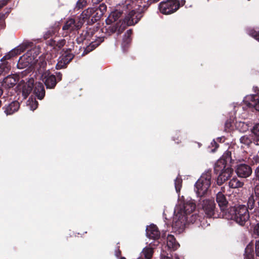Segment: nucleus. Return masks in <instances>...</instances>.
Masks as SVG:
<instances>
[{
  "mask_svg": "<svg viewBox=\"0 0 259 259\" xmlns=\"http://www.w3.org/2000/svg\"><path fill=\"white\" fill-rule=\"evenodd\" d=\"M196 205L192 200L182 202L177 205L175 209L172 226L177 230H183L185 226L187 216L195 209Z\"/></svg>",
  "mask_w": 259,
  "mask_h": 259,
  "instance_id": "1",
  "label": "nucleus"
},
{
  "mask_svg": "<svg viewBox=\"0 0 259 259\" xmlns=\"http://www.w3.org/2000/svg\"><path fill=\"white\" fill-rule=\"evenodd\" d=\"M230 152L227 151L215 164L214 170L221 171L217 180V183L220 185L227 181L233 173V169L227 165V161L230 160Z\"/></svg>",
  "mask_w": 259,
  "mask_h": 259,
  "instance_id": "2",
  "label": "nucleus"
},
{
  "mask_svg": "<svg viewBox=\"0 0 259 259\" xmlns=\"http://www.w3.org/2000/svg\"><path fill=\"white\" fill-rule=\"evenodd\" d=\"M249 218L248 208L244 205L230 208L227 217L228 219L234 220L241 226H244Z\"/></svg>",
  "mask_w": 259,
  "mask_h": 259,
  "instance_id": "3",
  "label": "nucleus"
},
{
  "mask_svg": "<svg viewBox=\"0 0 259 259\" xmlns=\"http://www.w3.org/2000/svg\"><path fill=\"white\" fill-rule=\"evenodd\" d=\"M126 9V15L123 21L124 24L131 26L137 23L142 17L140 6L133 2L132 4H127Z\"/></svg>",
  "mask_w": 259,
  "mask_h": 259,
  "instance_id": "4",
  "label": "nucleus"
},
{
  "mask_svg": "<svg viewBox=\"0 0 259 259\" xmlns=\"http://www.w3.org/2000/svg\"><path fill=\"white\" fill-rule=\"evenodd\" d=\"M211 175L209 172L203 174L195 184L196 192L198 196H202L207 192L210 186Z\"/></svg>",
  "mask_w": 259,
  "mask_h": 259,
  "instance_id": "5",
  "label": "nucleus"
},
{
  "mask_svg": "<svg viewBox=\"0 0 259 259\" xmlns=\"http://www.w3.org/2000/svg\"><path fill=\"white\" fill-rule=\"evenodd\" d=\"M159 8L160 12L162 14H170L179 9L180 3L178 0H167L161 2Z\"/></svg>",
  "mask_w": 259,
  "mask_h": 259,
  "instance_id": "6",
  "label": "nucleus"
},
{
  "mask_svg": "<svg viewBox=\"0 0 259 259\" xmlns=\"http://www.w3.org/2000/svg\"><path fill=\"white\" fill-rule=\"evenodd\" d=\"M73 55L71 53L70 50H63L62 52L61 56L58 58V63L56 64V68L57 69H61L66 67L73 58Z\"/></svg>",
  "mask_w": 259,
  "mask_h": 259,
  "instance_id": "7",
  "label": "nucleus"
},
{
  "mask_svg": "<svg viewBox=\"0 0 259 259\" xmlns=\"http://www.w3.org/2000/svg\"><path fill=\"white\" fill-rule=\"evenodd\" d=\"M41 78L48 89H53L56 85L57 78L56 76L49 71H46L42 73Z\"/></svg>",
  "mask_w": 259,
  "mask_h": 259,
  "instance_id": "8",
  "label": "nucleus"
},
{
  "mask_svg": "<svg viewBox=\"0 0 259 259\" xmlns=\"http://www.w3.org/2000/svg\"><path fill=\"white\" fill-rule=\"evenodd\" d=\"M202 207L207 217H212L215 212V204L214 200L206 199L202 203Z\"/></svg>",
  "mask_w": 259,
  "mask_h": 259,
  "instance_id": "9",
  "label": "nucleus"
},
{
  "mask_svg": "<svg viewBox=\"0 0 259 259\" xmlns=\"http://www.w3.org/2000/svg\"><path fill=\"white\" fill-rule=\"evenodd\" d=\"M34 50H30L27 52L26 54L21 57L18 61V65L19 67L22 68L23 66H27L30 64L33 63V60L35 59L37 54L35 55H33L31 56L32 52Z\"/></svg>",
  "mask_w": 259,
  "mask_h": 259,
  "instance_id": "10",
  "label": "nucleus"
},
{
  "mask_svg": "<svg viewBox=\"0 0 259 259\" xmlns=\"http://www.w3.org/2000/svg\"><path fill=\"white\" fill-rule=\"evenodd\" d=\"M236 172L239 177L246 178L252 174V169L248 165L240 164L237 166Z\"/></svg>",
  "mask_w": 259,
  "mask_h": 259,
  "instance_id": "11",
  "label": "nucleus"
},
{
  "mask_svg": "<svg viewBox=\"0 0 259 259\" xmlns=\"http://www.w3.org/2000/svg\"><path fill=\"white\" fill-rule=\"evenodd\" d=\"M83 24L82 21L79 20L77 22H76L73 19H70L67 20L63 27V29L72 31L75 29H78L81 27Z\"/></svg>",
  "mask_w": 259,
  "mask_h": 259,
  "instance_id": "12",
  "label": "nucleus"
},
{
  "mask_svg": "<svg viewBox=\"0 0 259 259\" xmlns=\"http://www.w3.org/2000/svg\"><path fill=\"white\" fill-rule=\"evenodd\" d=\"M18 80V78L17 76L8 75L3 79L2 82V85L5 88H12L15 86Z\"/></svg>",
  "mask_w": 259,
  "mask_h": 259,
  "instance_id": "13",
  "label": "nucleus"
},
{
  "mask_svg": "<svg viewBox=\"0 0 259 259\" xmlns=\"http://www.w3.org/2000/svg\"><path fill=\"white\" fill-rule=\"evenodd\" d=\"M147 237L153 239H158L160 237V232L156 226L152 224L148 226L146 229Z\"/></svg>",
  "mask_w": 259,
  "mask_h": 259,
  "instance_id": "14",
  "label": "nucleus"
},
{
  "mask_svg": "<svg viewBox=\"0 0 259 259\" xmlns=\"http://www.w3.org/2000/svg\"><path fill=\"white\" fill-rule=\"evenodd\" d=\"M23 51L24 49L22 47L16 48L13 49L2 58V62H8V60L11 59L12 57L17 56V55L20 54L23 52Z\"/></svg>",
  "mask_w": 259,
  "mask_h": 259,
  "instance_id": "15",
  "label": "nucleus"
},
{
  "mask_svg": "<svg viewBox=\"0 0 259 259\" xmlns=\"http://www.w3.org/2000/svg\"><path fill=\"white\" fill-rule=\"evenodd\" d=\"M34 85V79L30 78L22 87V92L24 98H27L31 92Z\"/></svg>",
  "mask_w": 259,
  "mask_h": 259,
  "instance_id": "16",
  "label": "nucleus"
},
{
  "mask_svg": "<svg viewBox=\"0 0 259 259\" xmlns=\"http://www.w3.org/2000/svg\"><path fill=\"white\" fill-rule=\"evenodd\" d=\"M19 107V103L18 101H13L5 107L4 112L7 115H11L18 111Z\"/></svg>",
  "mask_w": 259,
  "mask_h": 259,
  "instance_id": "17",
  "label": "nucleus"
},
{
  "mask_svg": "<svg viewBox=\"0 0 259 259\" xmlns=\"http://www.w3.org/2000/svg\"><path fill=\"white\" fill-rule=\"evenodd\" d=\"M34 93L37 98L42 100L45 95V90L42 83H36L34 87Z\"/></svg>",
  "mask_w": 259,
  "mask_h": 259,
  "instance_id": "18",
  "label": "nucleus"
},
{
  "mask_svg": "<svg viewBox=\"0 0 259 259\" xmlns=\"http://www.w3.org/2000/svg\"><path fill=\"white\" fill-rule=\"evenodd\" d=\"M216 200L221 209L224 210L227 207L228 201L223 192H219L217 193Z\"/></svg>",
  "mask_w": 259,
  "mask_h": 259,
  "instance_id": "19",
  "label": "nucleus"
},
{
  "mask_svg": "<svg viewBox=\"0 0 259 259\" xmlns=\"http://www.w3.org/2000/svg\"><path fill=\"white\" fill-rule=\"evenodd\" d=\"M98 10L97 9L95 8H88L82 12L80 16L79 20L82 21L83 22V20L84 19H89L90 17H95L96 12Z\"/></svg>",
  "mask_w": 259,
  "mask_h": 259,
  "instance_id": "20",
  "label": "nucleus"
},
{
  "mask_svg": "<svg viewBox=\"0 0 259 259\" xmlns=\"http://www.w3.org/2000/svg\"><path fill=\"white\" fill-rule=\"evenodd\" d=\"M167 245L168 248L174 250L177 249L179 246V243L172 235H168L167 237Z\"/></svg>",
  "mask_w": 259,
  "mask_h": 259,
  "instance_id": "21",
  "label": "nucleus"
},
{
  "mask_svg": "<svg viewBox=\"0 0 259 259\" xmlns=\"http://www.w3.org/2000/svg\"><path fill=\"white\" fill-rule=\"evenodd\" d=\"M252 136L251 135H245L240 139V142L242 144L241 147L244 148L248 147L252 142Z\"/></svg>",
  "mask_w": 259,
  "mask_h": 259,
  "instance_id": "22",
  "label": "nucleus"
},
{
  "mask_svg": "<svg viewBox=\"0 0 259 259\" xmlns=\"http://www.w3.org/2000/svg\"><path fill=\"white\" fill-rule=\"evenodd\" d=\"M121 14V12L118 10L112 12L106 20L107 23H113L117 21L120 17Z\"/></svg>",
  "mask_w": 259,
  "mask_h": 259,
  "instance_id": "23",
  "label": "nucleus"
},
{
  "mask_svg": "<svg viewBox=\"0 0 259 259\" xmlns=\"http://www.w3.org/2000/svg\"><path fill=\"white\" fill-rule=\"evenodd\" d=\"M250 99L251 103H250L251 106H253L256 110L259 111V96H256L254 95L248 96L246 97V99Z\"/></svg>",
  "mask_w": 259,
  "mask_h": 259,
  "instance_id": "24",
  "label": "nucleus"
},
{
  "mask_svg": "<svg viewBox=\"0 0 259 259\" xmlns=\"http://www.w3.org/2000/svg\"><path fill=\"white\" fill-rule=\"evenodd\" d=\"M243 185V182L239 181L237 178H233L229 183V187L233 189L241 188Z\"/></svg>",
  "mask_w": 259,
  "mask_h": 259,
  "instance_id": "25",
  "label": "nucleus"
},
{
  "mask_svg": "<svg viewBox=\"0 0 259 259\" xmlns=\"http://www.w3.org/2000/svg\"><path fill=\"white\" fill-rule=\"evenodd\" d=\"M11 69V65L9 62H4L0 64V76L4 75L9 73Z\"/></svg>",
  "mask_w": 259,
  "mask_h": 259,
  "instance_id": "26",
  "label": "nucleus"
},
{
  "mask_svg": "<svg viewBox=\"0 0 259 259\" xmlns=\"http://www.w3.org/2000/svg\"><path fill=\"white\" fill-rule=\"evenodd\" d=\"M244 259H254L252 245H248L245 250Z\"/></svg>",
  "mask_w": 259,
  "mask_h": 259,
  "instance_id": "27",
  "label": "nucleus"
},
{
  "mask_svg": "<svg viewBox=\"0 0 259 259\" xmlns=\"http://www.w3.org/2000/svg\"><path fill=\"white\" fill-rule=\"evenodd\" d=\"M132 34V30H128L124 34L121 45L123 47H126L131 42V36Z\"/></svg>",
  "mask_w": 259,
  "mask_h": 259,
  "instance_id": "28",
  "label": "nucleus"
},
{
  "mask_svg": "<svg viewBox=\"0 0 259 259\" xmlns=\"http://www.w3.org/2000/svg\"><path fill=\"white\" fill-rule=\"evenodd\" d=\"M103 40L102 38H99V40L95 42H92L90 46L87 47L85 50V53H88L90 51L94 50L96 47L99 45V44Z\"/></svg>",
  "mask_w": 259,
  "mask_h": 259,
  "instance_id": "29",
  "label": "nucleus"
},
{
  "mask_svg": "<svg viewBox=\"0 0 259 259\" xmlns=\"http://www.w3.org/2000/svg\"><path fill=\"white\" fill-rule=\"evenodd\" d=\"M153 249L151 247H145L142 251V254L147 259H150L153 255Z\"/></svg>",
  "mask_w": 259,
  "mask_h": 259,
  "instance_id": "30",
  "label": "nucleus"
},
{
  "mask_svg": "<svg viewBox=\"0 0 259 259\" xmlns=\"http://www.w3.org/2000/svg\"><path fill=\"white\" fill-rule=\"evenodd\" d=\"M65 44V39H61L58 41H52L51 43V45L53 46L55 49H61Z\"/></svg>",
  "mask_w": 259,
  "mask_h": 259,
  "instance_id": "31",
  "label": "nucleus"
},
{
  "mask_svg": "<svg viewBox=\"0 0 259 259\" xmlns=\"http://www.w3.org/2000/svg\"><path fill=\"white\" fill-rule=\"evenodd\" d=\"M27 102V105L29 106L30 110L33 111L37 108L38 103L35 99L32 98L29 99Z\"/></svg>",
  "mask_w": 259,
  "mask_h": 259,
  "instance_id": "32",
  "label": "nucleus"
},
{
  "mask_svg": "<svg viewBox=\"0 0 259 259\" xmlns=\"http://www.w3.org/2000/svg\"><path fill=\"white\" fill-rule=\"evenodd\" d=\"M255 205V199L254 196L251 195L248 199L247 202V208L250 210L252 209L254 207Z\"/></svg>",
  "mask_w": 259,
  "mask_h": 259,
  "instance_id": "33",
  "label": "nucleus"
},
{
  "mask_svg": "<svg viewBox=\"0 0 259 259\" xmlns=\"http://www.w3.org/2000/svg\"><path fill=\"white\" fill-rule=\"evenodd\" d=\"M182 182V181L181 179L179 178H177L175 180V188L177 192L178 193L180 191Z\"/></svg>",
  "mask_w": 259,
  "mask_h": 259,
  "instance_id": "34",
  "label": "nucleus"
},
{
  "mask_svg": "<svg viewBox=\"0 0 259 259\" xmlns=\"http://www.w3.org/2000/svg\"><path fill=\"white\" fill-rule=\"evenodd\" d=\"M87 5V2L85 0H78L76 5V7L78 9H82L84 7H85Z\"/></svg>",
  "mask_w": 259,
  "mask_h": 259,
  "instance_id": "35",
  "label": "nucleus"
},
{
  "mask_svg": "<svg viewBox=\"0 0 259 259\" xmlns=\"http://www.w3.org/2000/svg\"><path fill=\"white\" fill-rule=\"evenodd\" d=\"M117 26L116 25H110L108 26L106 29L108 30L109 34H112L115 32L117 30Z\"/></svg>",
  "mask_w": 259,
  "mask_h": 259,
  "instance_id": "36",
  "label": "nucleus"
},
{
  "mask_svg": "<svg viewBox=\"0 0 259 259\" xmlns=\"http://www.w3.org/2000/svg\"><path fill=\"white\" fill-rule=\"evenodd\" d=\"M252 132L255 136L259 137V123L254 125L252 129Z\"/></svg>",
  "mask_w": 259,
  "mask_h": 259,
  "instance_id": "37",
  "label": "nucleus"
},
{
  "mask_svg": "<svg viewBox=\"0 0 259 259\" xmlns=\"http://www.w3.org/2000/svg\"><path fill=\"white\" fill-rule=\"evenodd\" d=\"M249 34L259 41V32L251 30L250 31Z\"/></svg>",
  "mask_w": 259,
  "mask_h": 259,
  "instance_id": "38",
  "label": "nucleus"
},
{
  "mask_svg": "<svg viewBox=\"0 0 259 259\" xmlns=\"http://www.w3.org/2000/svg\"><path fill=\"white\" fill-rule=\"evenodd\" d=\"M253 233L254 235L259 236V223H257L253 226Z\"/></svg>",
  "mask_w": 259,
  "mask_h": 259,
  "instance_id": "39",
  "label": "nucleus"
},
{
  "mask_svg": "<svg viewBox=\"0 0 259 259\" xmlns=\"http://www.w3.org/2000/svg\"><path fill=\"white\" fill-rule=\"evenodd\" d=\"M255 251L256 256L259 257V240L255 242Z\"/></svg>",
  "mask_w": 259,
  "mask_h": 259,
  "instance_id": "40",
  "label": "nucleus"
},
{
  "mask_svg": "<svg viewBox=\"0 0 259 259\" xmlns=\"http://www.w3.org/2000/svg\"><path fill=\"white\" fill-rule=\"evenodd\" d=\"M254 193L255 196L259 198V184L254 187Z\"/></svg>",
  "mask_w": 259,
  "mask_h": 259,
  "instance_id": "41",
  "label": "nucleus"
},
{
  "mask_svg": "<svg viewBox=\"0 0 259 259\" xmlns=\"http://www.w3.org/2000/svg\"><path fill=\"white\" fill-rule=\"evenodd\" d=\"M9 0H1L0 1V9L5 6Z\"/></svg>",
  "mask_w": 259,
  "mask_h": 259,
  "instance_id": "42",
  "label": "nucleus"
},
{
  "mask_svg": "<svg viewBox=\"0 0 259 259\" xmlns=\"http://www.w3.org/2000/svg\"><path fill=\"white\" fill-rule=\"evenodd\" d=\"M5 18V14H0V24H2Z\"/></svg>",
  "mask_w": 259,
  "mask_h": 259,
  "instance_id": "43",
  "label": "nucleus"
},
{
  "mask_svg": "<svg viewBox=\"0 0 259 259\" xmlns=\"http://www.w3.org/2000/svg\"><path fill=\"white\" fill-rule=\"evenodd\" d=\"M253 159L255 161V163L259 162V157L258 156H254L253 158Z\"/></svg>",
  "mask_w": 259,
  "mask_h": 259,
  "instance_id": "44",
  "label": "nucleus"
},
{
  "mask_svg": "<svg viewBox=\"0 0 259 259\" xmlns=\"http://www.w3.org/2000/svg\"><path fill=\"white\" fill-rule=\"evenodd\" d=\"M57 76L58 81L61 80L62 79V74L60 72H59L57 74Z\"/></svg>",
  "mask_w": 259,
  "mask_h": 259,
  "instance_id": "45",
  "label": "nucleus"
},
{
  "mask_svg": "<svg viewBox=\"0 0 259 259\" xmlns=\"http://www.w3.org/2000/svg\"><path fill=\"white\" fill-rule=\"evenodd\" d=\"M124 28L125 26H123L122 27L120 26L118 29V33H121V32L123 31V30L124 29Z\"/></svg>",
  "mask_w": 259,
  "mask_h": 259,
  "instance_id": "46",
  "label": "nucleus"
},
{
  "mask_svg": "<svg viewBox=\"0 0 259 259\" xmlns=\"http://www.w3.org/2000/svg\"><path fill=\"white\" fill-rule=\"evenodd\" d=\"M120 255V251H118V252L116 253V255L118 257Z\"/></svg>",
  "mask_w": 259,
  "mask_h": 259,
  "instance_id": "47",
  "label": "nucleus"
},
{
  "mask_svg": "<svg viewBox=\"0 0 259 259\" xmlns=\"http://www.w3.org/2000/svg\"><path fill=\"white\" fill-rule=\"evenodd\" d=\"M161 259H171V258L168 256H164Z\"/></svg>",
  "mask_w": 259,
  "mask_h": 259,
  "instance_id": "48",
  "label": "nucleus"
},
{
  "mask_svg": "<svg viewBox=\"0 0 259 259\" xmlns=\"http://www.w3.org/2000/svg\"><path fill=\"white\" fill-rule=\"evenodd\" d=\"M151 2H153V3H155V2H157L158 1H159V0H150Z\"/></svg>",
  "mask_w": 259,
  "mask_h": 259,
  "instance_id": "49",
  "label": "nucleus"
},
{
  "mask_svg": "<svg viewBox=\"0 0 259 259\" xmlns=\"http://www.w3.org/2000/svg\"><path fill=\"white\" fill-rule=\"evenodd\" d=\"M100 9H101L102 8H103L104 9H105V6L103 5H101L100 6Z\"/></svg>",
  "mask_w": 259,
  "mask_h": 259,
  "instance_id": "50",
  "label": "nucleus"
},
{
  "mask_svg": "<svg viewBox=\"0 0 259 259\" xmlns=\"http://www.w3.org/2000/svg\"><path fill=\"white\" fill-rule=\"evenodd\" d=\"M256 145H259V140H257L256 141Z\"/></svg>",
  "mask_w": 259,
  "mask_h": 259,
  "instance_id": "51",
  "label": "nucleus"
},
{
  "mask_svg": "<svg viewBox=\"0 0 259 259\" xmlns=\"http://www.w3.org/2000/svg\"><path fill=\"white\" fill-rule=\"evenodd\" d=\"M175 259H179V258L178 257V256H175Z\"/></svg>",
  "mask_w": 259,
  "mask_h": 259,
  "instance_id": "52",
  "label": "nucleus"
},
{
  "mask_svg": "<svg viewBox=\"0 0 259 259\" xmlns=\"http://www.w3.org/2000/svg\"><path fill=\"white\" fill-rule=\"evenodd\" d=\"M120 259H126L125 257H121Z\"/></svg>",
  "mask_w": 259,
  "mask_h": 259,
  "instance_id": "53",
  "label": "nucleus"
},
{
  "mask_svg": "<svg viewBox=\"0 0 259 259\" xmlns=\"http://www.w3.org/2000/svg\"><path fill=\"white\" fill-rule=\"evenodd\" d=\"M257 205H258V207L259 208V201L257 203Z\"/></svg>",
  "mask_w": 259,
  "mask_h": 259,
  "instance_id": "54",
  "label": "nucleus"
}]
</instances>
